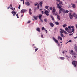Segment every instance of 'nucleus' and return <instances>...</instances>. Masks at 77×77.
<instances>
[{
  "label": "nucleus",
  "mask_w": 77,
  "mask_h": 77,
  "mask_svg": "<svg viewBox=\"0 0 77 77\" xmlns=\"http://www.w3.org/2000/svg\"><path fill=\"white\" fill-rule=\"evenodd\" d=\"M48 7H49V6H46L45 7V9H48Z\"/></svg>",
  "instance_id": "34"
},
{
  "label": "nucleus",
  "mask_w": 77,
  "mask_h": 77,
  "mask_svg": "<svg viewBox=\"0 0 77 77\" xmlns=\"http://www.w3.org/2000/svg\"><path fill=\"white\" fill-rule=\"evenodd\" d=\"M57 39L58 40H60V41L62 40V38L60 36H58Z\"/></svg>",
  "instance_id": "12"
},
{
  "label": "nucleus",
  "mask_w": 77,
  "mask_h": 77,
  "mask_svg": "<svg viewBox=\"0 0 77 77\" xmlns=\"http://www.w3.org/2000/svg\"><path fill=\"white\" fill-rule=\"evenodd\" d=\"M44 21H45V22H47V19H45L44 20Z\"/></svg>",
  "instance_id": "36"
},
{
  "label": "nucleus",
  "mask_w": 77,
  "mask_h": 77,
  "mask_svg": "<svg viewBox=\"0 0 77 77\" xmlns=\"http://www.w3.org/2000/svg\"><path fill=\"white\" fill-rule=\"evenodd\" d=\"M66 26H67L66 24H64L63 25V27H65Z\"/></svg>",
  "instance_id": "31"
},
{
  "label": "nucleus",
  "mask_w": 77,
  "mask_h": 77,
  "mask_svg": "<svg viewBox=\"0 0 77 77\" xmlns=\"http://www.w3.org/2000/svg\"><path fill=\"white\" fill-rule=\"evenodd\" d=\"M10 8V7H8L7 9H9Z\"/></svg>",
  "instance_id": "57"
},
{
  "label": "nucleus",
  "mask_w": 77,
  "mask_h": 77,
  "mask_svg": "<svg viewBox=\"0 0 77 77\" xmlns=\"http://www.w3.org/2000/svg\"><path fill=\"white\" fill-rule=\"evenodd\" d=\"M74 52H73V50H71L70 51V54H71L72 53H73Z\"/></svg>",
  "instance_id": "25"
},
{
  "label": "nucleus",
  "mask_w": 77,
  "mask_h": 77,
  "mask_svg": "<svg viewBox=\"0 0 77 77\" xmlns=\"http://www.w3.org/2000/svg\"><path fill=\"white\" fill-rule=\"evenodd\" d=\"M45 30L46 33H47V32H48L47 30L45 29Z\"/></svg>",
  "instance_id": "48"
},
{
  "label": "nucleus",
  "mask_w": 77,
  "mask_h": 77,
  "mask_svg": "<svg viewBox=\"0 0 77 77\" xmlns=\"http://www.w3.org/2000/svg\"><path fill=\"white\" fill-rule=\"evenodd\" d=\"M75 3H77V1H75Z\"/></svg>",
  "instance_id": "64"
},
{
  "label": "nucleus",
  "mask_w": 77,
  "mask_h": 77,
  "mask_svg": "<svg viewBox=\"0 0 77 77\" xmlns=\"http://www.w3.org/2000/svg\"><path fill=\"white\" fill-rule=\"evenodd\" d=\"M49 24L50 26H51V27H53L54 26V24H53V23H50Z\"/></svg>",
  "instance_id": "16"
},
{
  "label": "nucleus",
  "mask_w": 77,
  "mask_h": 77,
  "mask_svg": "<svg viewBox=\"0 0 77 77\" xmlns=\"http://www.w3.org/2000/svg\"><path fill=\"white\" fill-rule=\"evenodd\" d=\"M42 14H44V11H42Z\"/></svg>",
  "instance_id": "54"
},
{
  "label": "nucleus",
  "mask_w": 77,
  "mask_h": 77,
  "mask_svg": "<svg viewBox=\"0 0 77 77\" xmlns=\"http://www.w3.org/2000/svg\"><path fill=\"white\" fill-rule=\"evenodd\" d=\"M29 11H32V9H31V8H29Z\"/></svg>",
  "instance_id": "41"
},
{
  "label": "nucleus",
  "mask_w": 77,
  "mask_h": 77,
  "mask_svg": "<svg viewBox=\"0 0 77 77\" xmlns=\"http://www.w3.org/2000/svg\"><path fill=\"white\" fill-rule=\"evenodd\" d=\"M23 17V14H22L21 15V17Z\"/></svg>",
  "instance_id": "61"
},
{
  "label": "nucleus",
  "mask_w": 77,
  "mask_h": 77,
  "mask_svg": "<svg viewBox=\"0 0 77 77\" xmlns=\"http://www.w3.org/2000/svg\"><path fill=\"white\" fill-rule=\"evenodd\" d=\"M58 2H59V3L60 5H62V2L60 1V0H59V1Z\"/></svg>",
  "instance_id": "28"
},
{
  "label": "nucleus",
  "mask_w": 77,
  "mask_h": 77,
  "mask_svg": "<svg viewBox=\"0 0 77 77\" xmlns=\"http://www.w3.org/2000/svg\"><path fill=\"white\" fill-rule=\"evenodd\" d=\"M25 5H27V6H30V3H29V2H27L25 3Z\"/></svg>",
  "instance_id": "7"
},
{
  "label": "nucleus",
  "mask_w": 77,
  "mask_h": 77,
  "mask_svg": "<svg viewBox=\"0 0 77 77\" xmlns=\"http://www.w3.org/2000/svg\"><path fill=\"white\" fill-rule=\"evenodd\" d=\"M65 30H66L67 31V30H69V29H68V28L67 27H66L65 28Z\"/></svg>",
  "instance_id": "35"
},
{
  "label": "nucleus",
  "mask_w": 77,
  "mask_h": 77,
  "mask_svg": "<svg viewBox=\"0 0 77 77\" xmlns=\"http://www.w3.org/2000/svg\"><path fill=\"white\" fill-rule=\"evenodd\" d=\"M68 12H69V11L68 10H66L65 11V13H66V14H67V13H68Z\"/></svg>",
  "instance_id": "32"
},
{
  "label": "nucleus",
  "mask_w": 77,
  "mask_h": 77,
  "mask_svg": "<svg viewBox=\"0 0 77 77\" xmlns=\"http://www.w3.org/2000/svg\"><path fill=\"white\" fill-rule=\"evenodd\" d=\"M11 13L12 14H13V16H15L17 14V12L13 11L11 12Z\"/></svg>",
  "instance_id": "8"
},
{
  "label": "nucleus",
  "mask_w": 77,
  "mask_h": 77,
  "mask_svg": "<svg viewBox=\"0 0 77 77\" xmlns=\"http://www.w3.org/2000/svg\"><path fill=\"white\" fill-rule=\"evenodd\" d=\"M51 18H52V19L53 21H54V17H53V16H51Z\"/></svg>",
  "instance_id": "20"
},
{
  "label": "nucleus",
  "mask_w": 77,
  "mask_h": 77,
  "mask_svg": "<svg viewBox=\"0 0 77 77\" xmlns=\"http://www.w3.org/2000/svg\"><path fill=\"white\" fill-rule=\"evenodd\" d=\"M75 26H76V29H77V24H76Z\"/></svg>",
  "instance_id": "55"
},
{
  "label": "nucleus",
  "mask_w": 77,
  "mask_h": 77,
  "mask_svg": "<svg viewBox=\"0 0 77 77\" xmlns=\"http://www.w3.org/2000/svg\"><path fill=\"white\" fill-rule=\"evenodd\" d=\"M60 32L61 33V37H63V34H62L63 33L62 32V31L61 30L60 31Z\"/></svg>",
  "instance_id": "17"
},
{
  "label": "nucleus",
  "mask_w": 77,
  "mask_h": 77,
  "mask_svg": "<svg viewBox=\"0 0 77 77\" xmlns=\"http://www.w3.org/2000/svg\"><path fill=\"white\" fill-rule=\"evenodd\" d=\"M69 30L67 31L68 32V33H72V29L71 28H68Z\"/></svg>",
  "instance_id": "5"
},
{
  "label": "nucleus",
  "mask_w": 77,
  "mask_h": 77,
  "mask_svg": "<svg viewBox=\"0 0 77 77\" xmlns=\"http://www.w3.org/2000/svg\"><path fill=\"white\" fill-rule=\"evenodd\" d=\"M37 8L38 9H39V4H38V3L37 2L36 3H35V6H37Z\"/></svg>",
  "instance_id": "9"
},
{
  "label": "nucleus",
  "mask_w": 77,
  "mask_h": 77,
  "mask_svg": "<svg viewBox=\"0 0 77 77\" xmlns=\"http://www.w3.org/2000/svg\"><path fill=\"white\" fill-rule=\"evenodd\" d=\"M38 17H39V16H37L36 17V18H38Z\"/></svg>",
  "instance_id": "60"
},
{
  "label": "nucleus",
  "mask_w": 77,
  "mask_h": 77,
  "mask_svg": "<svg viewBox=\"0 0 77 77\" xmlns=\"http://www.w3.org/2000/svg\"><path fill=\"white\" fill-rule=\"evenodd\" d=\"M73 57H74L75 58H76V56H75V55H74Z\"/></svg>",
  "instance_id": "59"
},
{
  "label": "nucleus",
  "mask_w": 77,
  "mask_h": 77,
  "mask_svg": "<svg viewBox=\"0 0 77 77\" xmlns=\"http://www.w3.org/2000/svg\"><path fill=\"white\" fill-rule=\"evenodd\" d=\"M71 7H72V6L69 5L68 8H71Z\"/></svg>",
  "instance_id": "40"
},
{
  "label": "nucleus",
  "mask_w": 77,
  "mask_h": 77,
  "mask_svg": "<svg viewBox=\"0 0 77 77\" xmlns=\"http://www.w3.org/2000/svg\"><path fill=\"white\" fill-rule=\"evenodd\" d=\"M27 23H30V21H29Z\"/></svg>",
  "instance_id": "49"
},
{
  "label": "nucleus",
  "mask_w": 77,
  "mask_h": 77,
  "mask_svg": "<svg viewBox=\"0 0 77 77\" xmlns=\"http://www.w3.org/2000/svg\"><path fill=\"white\" fill-rule=\"evenodd\" d=\"M72 42L71 40H69V41L68 42Z\"/></svg>",
  "instance_id": "45"
},
{
  "label": "nucleus",
  "mask_w": 77,
  "mask_h": 77,
  "mask_svg": "<svg viewBox=\"0 0 77 77\" xmlns=\"http://www.w3.org/2000/svg\"><path fill=\"white\" fill-rule=\"evenodd\" d=\"M74 29H72V32L74 33Z\"/></svg>",
  "instance_id": "50"
},
{
  "label": "nucleus",
  "mask_w": 77,
  "mask_h": 77,
  "mask_svg": "<svg viewBox=\"0 0 77 77\" xmlns=\"http://www.w3.org/2000/svg\"><path fill=\"white\" fill-rule=\"evenodd\" d=\"M33 17L34 18L35 20H37V18H36V17L35 16H33Z\"/></svg>",
  "instance_id": "33"
},
{
  "label": "nucleus",
  "mask_w": 77,
  "mask_h": 77,
  "mask_svg": "<svg viewBox=\"0 0 77 77\" xmlns=\"http://www.w3.org/2000/svg\"><path fill=\"white\" fill-rule=\"evenodd\" d=\"M12 5L11 4L10 5V6L9 7L10 8H12Z\"/></svg>",
  "instance_id": "43"
},
{
  "label": "nucleus",
  "mask_w": 77,
  "mask_h": 77,
  "mask_svg": "<svg viewBox=\"0 0 77 77\" xmlns=\"http://www.w3.org/2000/svg\"><path fill=\"white\" fill-rule=\"evenodd\" d=\"M40 20L41 21L42 23H43V20L42 19H40Z\"/></svg>",
  "instance_id": "46"
},
{
  "label": "nucleus",
  "mask_w": 77,
  "mask_h": 77,
  "mask_svg": "<svg viewBox=\"0 0 77 77\" xmlns=\"http://www.w3.org/2000/svg\"><path fill=\"white\" fill-rule=\"evenodd\" d=\"M63 54L64 53H65V52L64 51H63Z\"/></svg>",
  "instance_id": "62"
},
{
  "label": "nucleus",
  "mask_w": 77,
  "mask_h": 77,
  "mask_svg": "<svg viewBox=\"0 0 77 77\" xmlns=\"http://www.w3.org/2000/svg\"><path fill=\"white\" fill-rule=\"evenodd\" d=\"M56 9L54 7L52 11V13L53 15H54L55 14V12H56Z\"/></svg>",
  "instance_id": "4"
},
{
  "label": "nucleus",
  "mask_w": 77,
  "mask_h": 77,
  "mask_svg": "<svg viewBox=\"0 0 77 77\" xmlns=\"http://www.w3.org/2000/svg\"><path fill=\"white\" fill-rule=\"evenodd\" d=\"M75 51H76L77 52V46L75 47Z\"/></svg>",
  "instance_id": "29"
},
{
  "label": "nucleus",
  "mask_w": 77,
  "mask_h": 77,
  "mask_svg": "<svg viewBox=\"0 0 77 77\" xmlns=\"http://www.w3.org/2000/svg\"><path fill=\"white\" fill-rule=\"evenodd\" d=\"M72 65H74V67H75V66H76V65H75V64L76 65H77V61H74L72 62Z\"/></svg>",
  "instance_id": "2"
},
{
  "label": "nucleus",
  "mask_w": 77,
  "mask_h": 77,
  "mask_svg": "<svg viewBox=\"0 0 77 77\" xmlns=\"http://www.w3.org/2000/svg\"><path fill=\"white\" fill-rule=\"evenodd\" d=\"M42 30L44 31V30H45V29L44 28V27H43L42 28Z\"/></svg>",
  "instance_id": "27"
},
{
  "label": "nucleus",
  "mask_w": 77,
  "mask_h": 77,
  "mask_svg": "<svg viewBox=\"0 0 77 77\" xmlns=\"http://www.w3.org/2000/svg\"><path fill=\"white\" fill-rule=\"evenodd\" d=\"M26 11L27 10L26 9H22L21 10L20 13H21V14H24V12H26Z\"/></svg>",
  "instance_id": "3"
},
{
  "label": "nucleus",
  "mask_w": 77,
  "mask_h": 77,
  "mask_svg": "<svg viewBox=\"0 0 77 77\" xmlns=\"http://www.w3.org/2000/svg\"><path fill=\"white\" fill-rule=\"evenodd\" d=\"M24 0H23V4L24 5Z\"/></svg>",
  "instance_id": "53"
},
{
  "label": "nucleus",
  "mask_w": 77,
  "mask_h": 77,
  "mask_svg": "<svg viewBox=\"0 0 77 77\" xmlns=\"http://www.w3.org/2000/svg\"><path fill=\"white\" fill-rule=\"evenodd\" d=\"M41 37L42 38H43V35H41Z\"/></svg>",
  "instance_id": "51"
},
{
  "label": "nucleus",
  "mask_w": 77,
  "mask_h": 77,
  "mask_svg": "<svg viewBox=\"0 0 77 77\" xmlns=\"http://www.w3.org/2000/svg\"><path fill=\"white\" fill-rule=\"evenodd\" d=\"M45 13L47 16H48V15H49V14H48V11H45Z\"/></svg>",
  "instance_id": "15"
},
{
  "label": "nucleus",
  "mask_w": 77,
  "mask_h": 77,
  "mask_svg": "<svg viewBox=\"0 0 77 77\" xmlns=\"http://www.w3.org/2000/svg\"><path fill=\"white\" fill-rule=\"evenodd\" d=\"M57 19H58V20H60V16L57 15Z\"/></svg>",
  "instance_id": "22"
},
{
  "label": "nucleus",
  "mask_w": 77,
  "mask_h": 77,
  "mask_svg": "<svg viewBox=\"0 0 77 77\" xmlns=\"http://www.w3.org/2000/svg\"><path fill=\"white\" fill-rule=\"evenodd\" d=\"M60 30L63 33H65V34H66V35L67 34H68V33H67L66 32L63 30V29H60Z\"/></svg>",
  "instance_id": "6"
},
{
  "label": "nucleus",
  "mask_w": 77,
  "mask_h": 77,
  "mask_svg": "<svg viewBox=\"0 0 77 77\" xmlns=\"http://www.w3.org/2000/svg\"><path fill=\"white\" fill-rule=\"evenodd\" d=\"M42 15H41V14H40V15H39V18L40 20H41V18L42 17Z\"/></svg>",
  "instance_id": "23"
},
{
  "label": "nucleus",
  "mask_w": 77,
  "mask_h": 77,
  "mask_svg": "<svg viewBox=\"0 0 77 77\" xmlns=\"http://www.w3.org/2000/svg\"><path fill=\"white\" fill-rule=\"evenodd\" d=\"M57 8H59L60 9L59 12V14H60L62 12H63V13L65 12V10L63 8H61V7L59 6V4H57Z\"/></svg>",
  "instance_id": "1"
},
{
  "label": "nucleus",
  "mask_w": 77,
  "mask_h": 77,
  "mask_svg": "<svg viewBox=\"0 0 77 77\" xmlns=\"http://www.w3.org/2000/svg\"><path fill=\"white\" fill-rule=\"evenodd\" d=\"M77 38V36L74 38V39H76Z\"/></svg>",
  "instance_id": "52"
},
{
  "label": "nucleus",
  "mask_w": 77,
  "mask_h": 77,
  "mask_svg": "<svg viewBox=\"0 0 77 77\" xmlns=\"http://www.w3.org/2000/svg\"><path fill=\"white\" fill-rule=\"evenodd\" d=\"M71 5H72V7L73 8H75V4H71Z\"/></svg>",
  "instance_id": "18"
},
{
  "label": "nucleus",
  "mask_w": 77,
  "mask_h": 77,
  "mask_svg": "<svg viewBox=\"0 0 77 77\" xmlns=\"http://www.w3.org/2000/svg\"><path fill=\"white\" fill-rule=\"evenodd\" d=\"M57 15V13L56 12L55 14V15Z\"/></svg>",
  "instance_id": "56"
},
{
  "label": "nucleus",
  "mask_w": 77,
  "mask_h": 77,
  "mask_svg": "<svg viewBox=\"0 0 77 77\" xmlns=\"http://www.w3.org/2000/svg\"><path fill=\"white\" fill-rule=\"evenodd\" d=\"M71 54H72V56H75V52H73Z\"/></svg>",
  "instance_id": "30"
},
{
  "label": "nucleus",
  "mask_w": 77,
  "mask_h": 77,
  "mask_svg": "<svg viewBox=\"0 0 77 77\" xmlns=\"http://www.w3.org/2000/svg\"><path fill=\"white\" fill-rule=\"evenodd\" d=\"M53 40H54V41L55 42H56V43H58V41L57 40H56V38H54V37H53Z\"/></svg>",
  "instance_id": "11"
},
{
  "label": "nucleus",
  "mask_w": 77,
  "mask_h": 77,
  "mask_svg": "<svg viewBox=\"0 0 77 77\" xmlns=\"http://www.w3.org/2000/svg\"><path fill=\"white\" fill-rule=\"evenodd\" d=\"M29 13L30 15H32V11H29Z\"/></svg>",
  "instance_id": "39"
},
{
  "label": "nucleus",
  "mask_w": 77,
  "mask_h": 77,
  "mask_svg": "<svg viewBox=\"0 0 77 77\" xmlns=\"http://www.w3.org/2000/svg\"><path fill=\"white\" fill-rule=\"evenodd\" d=\"M69 16L70 19H72V18H73V16L71 15V13H69Z\"/></svg>",
  "instance_id": "10"
},
{
  "label": "nucleus",
  "mask_w": 77,
  "mask_h": 77,
  "mask_svg": "<svg viewBox=\"0 0 77 77\" xmlns=\"http://www.w3.org/2000/svg\"><path fill=\"white\" fill-rule=\"evenodd\" d=\"M38 48H36L35 49V52L36 51H38Z\"/></svg>",
  "instance_id": "44"
},
{
  "label": "nucleus",
  "mask_w": 77,
  "mask_h": 77,
  "mask_svg": "<svg viewBox=\"0 0 77 77\" xmlns=\"http://www.w3.org/2000/svg\"><path fill=\"white\" fill-rule=\"evenodd\" d=\"M10 9H12V10H13V11H15V9H14V8H10Z\"/></svg>",
  "instance_id": "38"
},
{
  "label": "nucleus",
  "mask_w": 77,
  "mask_h": 77,
  "mask_svg": "<svg viewBox=\"0 0 77 77\" xmlns=\"http://www.w3.org/2000/svg\"><path fill=\"white\" fill-rule=\"evenodd\" d=\"M43 3V2L42 1L40 2L39 3V5H40V8H42V4Z\"/></svg>",
  "instance_id": "13"
},
{
  "label": "nucleus",
  "mask_w": 77,
  "mask_h": 77,
  "mask_svg": "<svg viewBox=\"0 0 77 77\" xmlns=\"http://www.w3.org/2000/svg\"><path fill=\"white\" fill-rule=\"evenodd\" d=\"M36 31H38V32H40V28H38L36 29Z\"/></svg>",
  "instance_id": "19"
},
{
  "label": "nucleus",
  "mask_w": 77,
  "mask_h": 77,
  "mask_svg": "<svg viewBox=\"0 0 77 77\" xmlns=\"http://www.w3.org/2000/svg\"><path fill=\"white\" fill-rule=\"evenodd\" d=\"M60 59L61 60H64V59H65V58L64 57H60Z\"/></svg>",
  "instance_id": "26"
},
{
  "label": "nucleus",
  "mask_w": 77,
  "mask_h": 77,
  "mask_svg": "<svg viewBox=\"0 0 77 77\" xmlns=\"http://www.w3.org/2000/svg\"><path fill=\"white\" fill-rule=\"evenodd\" d=\"M75 20H77V15L75 17Z\"/></svg>",
  "instance_id": "47"
},
{
  "label": "nucleus",
  "mask_w": 77,
  "mask_h": 77,
  "mask_svg": "<svg viewBox=\"0 0 77 77\" xmlns=\"http://www.w3.org/2000/svg\"><path fill=\"white\" fill-rule=\"evenodd\" d=\"M49 9L51 10H52L53 9V7H50L49 8Z\"/></svg>",
  "instance_id": "37"
},
{
  "label": "nucleus",
  "mask_w": 77,
  "mask_h": 77,
  "mask_svg": "<svg viewBox=\"0 0 77 77\" xmlns=\"http://www.w3.org/2000/svg\"><path fill=\"white\" fill-rule=\"evenodd\" d=\"M77 16V14H75V13H73V16L74 17H75Z\"/></svg>",
  "instance_id": "21"
},
{
  "label": "nucleus",
  "mask_w": 77,
  "mask_h": 77,
  "mask_svg": "<svg viewBox=\"0 0 77 77\" xmlns=\"http://www.w3.org/2000/svg\"><path fill=\"white\" fill-rule=\"evenodd\" d=\"M20 7H21V5H20L18 7V8L20 9Z\"/></svg>",
  "instance_id": "42"
},
{
  "label": "nucleus",
  "mask_w": 77,
  "mask_h": 77,
  "mask_svg": "<svg viewBox=\"0 0 77 77\" xmlns=\"http://www.w3.org/2000/svg\"><path fill=\"white\" fill-rule=\"evenodd\" d=\"M55 23L56 25H59V23L58 22H55Z\"/></svg>",
  "instance_id": "24"
},
{
  "label": "nucleus",
  "mask_w": 77,
  "mask_h": 77,
  "mask_svg": "<svg viewBox=\"0 0 77 77\" xmlns=\"http://www.w3.org/2000/svg\"><path fill=\"white\" fill-rule=\"evenodd\" d=\"M68 28H69L70 29H74V26H68Z\"/></svg>",
  "instance_id": "14"
},
{
  "label": "nucleus",
  "mask_w": 77,
  "mask_h": 77,
  "mask_svg": "<svg viewBox=\"0 0 77 77\" xmlns=\"http://www.w3.org/2000/svg\"><path fill=\"white\" fill-rule=\"evenodd\" d=\"M16 16H17V17L18 16V14H17Z\"/></svg>",
  "instance_id": "58"
},
{
  "label": "nucleus",
  "mask_w": 77,
  "mask_h": 77,
  "mask_svg": "<svg viewBox=\"0 0 77 77\" xmlns=\"http://www.w3.org/2000/svg\"><path fill=\"white\" fill-rule=\"evenodd\" d=\"M17 18H19V17H18V16H17Z\"/></svg>",
  "instance_id": "63"
}]
</instances>
